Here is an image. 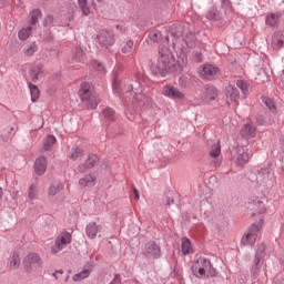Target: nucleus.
<instances>
[{
	"mask_svg": "<svg viewBox=\"0 0 284 284\" xmlns=\"http://www.w3.org/2000/svg\"><path fill=\"white\" fill-rule=\"evenodd\" d=\"M165 39H166V43H168V41H170V38L166 37Z\"/></svg>",
	"mask_w": 284,
	"mask_h": 284,
	"instance_id": "59",
	"label": "nucleus"
},
{
	"mask_svg": "<svg viewBox=\"0 0 284 284\" xmlns=\"http://www.w3.org/2000/svg\"><path fill=\"white\" fill-rule=\"evenodd\" d=\"M52 23H54V17H52V16H47V17L44 18L43 26H44L45 28H48V26H52Z\"/></svg>",
	"mask_w": 284,
	"mask_h": 284,
	"instance_id": "45",
	"label": "nucleus"
},
{
	"mask_svg": "<svg viewBox=\"0 0 284 284\" xmlns=\"http://www.w3.org/2000/svg\"><path fill=\"white\" fill-rule=\"evenodd\" d=\"M186 63H187V58H185V55H183V58L181 60H178V68L183 70V68H184V65H186Z\"/></svg>",
	"mask_w": 284,
	"mask_h": 284,
	"instance_id": "48",
	"label": "nucleus"
},
{
	"mask_svg": "<svg viewBox=\"0 0 284 284\" xmlns=\"http://www.w3.org/2000/svg\"><path fill=\"white\" fill-rule=\"evenodd\" d=\"M199 73L202 79H212V77H216V74H219V68L206 63L200 67Z\"/></svg>",
	"mask_w": 284,
	"mask_h": 284,
	"instance_id": "14",
	"label": "nucleus"
},
{
	"mask_svg": "<svg viewBox=\"0 0 284 284\" xmlns=\"http://www.w3.org/2000/svg\"><path fill=\"white\" fill-rule=\"evenodd\" d=\"M194 276L197 278H206L216 276V270L212 267V262L205 257H199L191 267Z\"/></svg>",
	"mask_w": 284,
	"mask_h": 284,
	"instance_id": "2",
	"label": "nucleus"
},
{
	"mask_svg": "<svg viewBox=\"0 0 284 284\" xmlns=\"http://www.w3.org/2000/svg\"><path fill=\"white\" fill-rule=\"evenodd\" d=\"M30 34H32V27H27V28H23L19 31L18 33V37L20 39V41H26Z\"/></svg>",
	"mask_w": 284,
	"mask_h": 284,
	"instance_id": "34",
	"label": "nucleus"
},
{
	"mask_svg": "<svg viewBox=\"0 0 284 284\" xmlns=\"http://www.w3.org/2000/svg\"><path fill=\"white\" fill-rule=\"evenodd\" d=\"M256 121L260 125H265L270 121V118H266L265 115H257Z\"/></svg>",
	"mask_w": 284,
	"mask_h": 284,
	"instance_id": "46",
	"label": "nucleus"
},
{
	"mask_svg": "<svg viewBox=\"0 0 284 284\" xmlns=\"http://www.w3.org/2000/svg\"><path fill=\"white\" fill-rule=\"evenodd\" d=\"M97 1H103V0H97Z\"/></svg>",
	"mask_w": 284,
	"mask_h": 284,
	"instance_id": "61",
	"label": "nucleus"
},
{
	"mask_svg": "<svg viewBox=\"0 0 284 284\" xmlns=\"http://www.w3.org/2000/svg\"><path fill=\"white\" fill-rule=\"evenodd\" d=\"M278 21H281V13H271L266 16L265 23L268 28H276L278 26Z\"/></svg>",
	"mask_w": 284,
	"mask_h": 284,
	"instance_id": "24",
	"label": "nucleus"
},
{
	"mask_svg": "<svg viewBox=\"0 0 284 284\" xmlns=\"http://www.w3.org/2000/svg\"><path fill=\"white\" fill-rule=\"evenodd\" d=\"M12 132H14V128H10L9 134H12Z\"/></svg>",
	"mask_w": 284,
	"mask_h": 284,
	"instance_id": "57",
	"label": "nucleus"
},
{
	"mask_svg": "<svg viewBox=\"0 0 284 284\" xmlns=\"http://www.w3.org/2000/svg\"><path fill=\"white\" fill-rule=\"evenodd\" d=\"M271 48L275 51L284 48V30L275 31L271 37Z\"/></svg>",
	"mask_w": 284,
	"mask_h": 284,
	"instance_id": "12",
	"label": "nucleus"
},
{
	"mask_svg": "<svg viewBox=\"0 0 284 284\" xmlns=\"http://www.w3.org/2000/svg\"><path fill=\"white\" fill-rule=\"evenodd\" d=\"M70 243H72V233L63 231L55 237L54 244L51 246V252L59 254V252H63Z\"/></svg>",
	"mask_w": 284,
	"mask_h": 284,
	"instance_id": "6",
	"label": "nucleus"
},
{
	"mask_svg": "<svg viewBox=\"0 0 284 284\" xmlns=\"http://www.w3.org/2000/svg\"><path fill=\"white\" fill-rule=\"evenodd\" d=\"M142 254L145 258H161V246L154 241H150L144 245Z\"/></svg>",
	"mask_w": 284,
	"mask_h": 284,
	"instance_id": "9",
	"label": "nucleus"
},
{
	"mask_svg": "<svg viewBox=\"0 0 284 284\" xmlns=\"http://www.w3.org/2000/svg\"><path fill=\"white\" fill-rule=\"evenodd\" d=\"M31 21H30V27L37 26L39 23V18L41 17V11L39 9H33L30 12Z\"/></svg>",
	"mask_w": 284,
	"mask_h": 284,
	"instance_id": "33",
	"label": "nucleus"
},
{
	"mask_svg": "<svg viewBox=\"0 0 284 284\" xmlns=\"http://www.w3.org/2000/svg\"><path fill=\"white\" fill-rule=\"evenodd\" d=\"M62 191H63V183L53 182L52 184H50L48 189V194L49 196H57V194H59V192H62Z\"/></svg>",
	"mask_w": 284,
	"mask_h": 284,
	"instance_id": "26",
	"label": "nucleus"
},
{
	"mask_svg": "<svg viewBox=\"0 0 284 284\" xmlns=\"http://www.w3.org/2000/svg\"><path fill=\"white\" fill-rule=\"evenodd\" d=\"M174 65V55L170 48L160 44L158 61L151 65V70L155 77H165L170 69Z\"/></svg>",
	"mask_w": 284,
	"mask_h": 284,
	"instance_id": "1",
	"label": "nucleus"
},
{
	"mask_svg": "<svg viewBox=\"0 0 284 284\" xmlns=\"http://www.w3.org/2000/svg\"><path fill=\"white\" fill-rule=\"evenodd\" d=\"M48 168V160L45 156H40L34 162V172L38 176H43L45 174V170Z\"/></svg>",
	"mask_w": 284,
	"mask_h": 284,
	"instance_id": "17",
	"label": "nucleus"
},
{
	"mask_svg": "<svg viewBox=\"0 0 284 284\" xmlns=\"http://www.w3.org/2000/svg\"><path fill=\"white\" fill-rule=\"evenodd\" d=\"M79 8L85 17L90 14V7H88V0H79Z\"/></svg>",
	"mask_w": 284,
	"mask_h": 284,
	"instance_id": "38",
	"label": "nucleus"
},
{
	"mask_svg": "<svg viewBox=\"0 0 284 284\" xmlns=\"http://www.w3.org/2000/svg\"><path fill=\"white\" fill-rule=\"evenodd\" d=\"M263 256H265V248L258 247L255 252L254 265L252 268L254 278H258V274H261V267H263Z\"/></svg>",
	"mask_w": 284,
	"mask_h": 284,
	"instance_id": "10",
	"label": "nucleus"
},
{
	"mask_svg": "<svg viewBox=\"0 0 284 284\" xmlns=\"http://www.w3.org/2000/svg\"><path fill=\"white\" fill-rule=\"evenodd\" d=\"M97 43L102 50H108L111 45H114V33L108 30H100L97 34Z\"/></svg>",
	"mask_w": 284,
	"mask_h": 284,
	"instance_id": "7",
	"label": "nucleus"
},
{
	"mask_svg": "<svg viewBox=\"0 0 284 284\" xmlns=\"http://www.w3.org/2000/svg\"><path fill=\"white\" fill-rule=\"evenodd\" d=\"M112 91L115 97H119V81L114 80L112 82Z\"/></svg>",
	"mask_w": 284,
	"mask_h": 284,
	"instance_id": "47",
	"label": "nucleus"
},
{
	"mask_svg": "<svg viewBox=\"0 0 284 284\" xmlns=\"http://www.w3.org/2000/svg\"><path fill=\"white\" fill-rule=\"evenodd\" d=\"M80 187H94L97 185V178L92 174L84 175L79 180Z\"/></svg>",
	"mask_w": 284,
	"mask_h": 284,
	"instance_id": "23",
	"label": "nucleus"
},
{
	"mask_svg": "<svg viewBox=\"0 0 284 284\" xmlns=\"http://www.w3.org/2000/svg\"><path fill=\"white\" fill-rule=\"evenodd\" d=\"M130 90H135L134 91L135 101H140V103H143L144 105H150L152 99L149 95L141 93V90L134 88L133 84L130 87Z\"/></svg>",
	"mask_w": 284,
	"mask_h": 284,
	"instance_id": "22",
	"label": "nucleus"
},
{
	"mask_svg": "<svg viewBox=\"0 0 284 284\" xmlns=\"http://www.w3.org/2000/svg\"><path fill=\"white\" fill-rule=\"evenodd\" d=\"M166 205H169V207L174 205V199L168 197L166 199Z\"/></svg>",
	"mask_w": 284,
	"mask_h": 284,
	"instance_id": "53",
	"label": "nucleus"
},
{
	"mask_svg": "<svg viewBox=\"0 0 284 284\" xmlns=\"http://www.w3.org/2000/svg\"><path fill=\"white\" fill-rule=\"evenodd\" d=\"M23 265L27 272H34V270H39L43 265V261L39 254L29 253L23 260Z\"/></svg>",
	"mask_w": 284,
	"mask_h": 284,
	"instance_id": "8",
	"label": "nucleus"
},
{
	"mask_svg": "<svg viewBox=\"0 0 284 284\" xmlns=\"http://www.w3.org/2000/svg\"><path fill=\"white\" fill-rule=\"evenodd\" d=\"M11 196H12V199H13L14 201H17V197L19 196V191H13V192L11 193Z\"/></svg>",
	"mask_w": 284,
	"mask_h": 284,
	"instance_id": "54",
	"label": "nucleus"
},
{
	"mask_svg": "<svg viewBox=\"0 0 284 284\" xmlns=\"http://www.w3.org/2000/svg\"><path fill=\"white\" fill-rule=\"evenodd\" d=\"M240 133L243 139H254L256 136V126L252 123H246L242 126Z\"/></svg>",
	"mask_w": 284,
	"mask_h": 284,
	"instance_id": "18",
	"label": "nucleus"
},
{
	"mask_svg": "<svg viewBox=\"0 0 284 284\" xmlns=\"http://www.w3.org/2000/svg\"><path fill=\"white\" fill-rule=\"evenodd\" d=\"M69 278H70V276H67V277H65V282H68Z\"/></svg>",
	"mask_w": 284,
	"mask_h": 284,
	"instance_id": "58",
	"label": "nucleus"
},
{
	"mask_svg": "<svg viewBox=\"0 0 284 284\" xmlns=\"http://www.w3.org/2000/svg\"><path fill=\"white\" fill-rule=\"evenodd\" d=\"M105 119H114V110L112 108H106L104 110Z\"/></svg>",
	"mask_w": 284,
	"mask_h": 284,
	"instance_id": "44",
	"label": "nucleus"
},
{
	"mask_svg": "<svg viewBox=\"0 0 284 284\" xmlns=\"http://www.w3.org/2000/svg\"><path fill=\"white\" fill-rule=\"evenodd\" d=\"M216 99H219V89L212 84H207L200 90L196 103L210 105V103H213Z\"/></svg>",
	"mask_w": 284,
	"mask_h": 284,
	"instance_id": "5",
	"label": "nucleus"
},
{
	"mask_svg": "<svg viewBox=\"0 0 284 284\" xmlns=\"http://www.w3.org/2000/svg\"><path fill=\"white\" fill-rule=\"evenodd\" d=\"M257 183H272L274 181V171L270 168L261 169L256 176Z\"/></svg>",
	"mask_w": 284,
	"mask_h": 284,
	"instance_id": "15",
	"label": "nucleus"
},
{
	"mask_svg": "<svg viewBox=\"0 0 284 284\" xmlns=\"http://www.w3.org/2000/svg\"><path fill=\"white\" fill-rule=\"evenodd\" d=\"M55 143H57V138L54 135H48L43 143L44 152L52 150V145H54Z\"/></svg>",
	"mask_w": 284,
	"mask_h": 284,
	"instance_id": "32",
	"label": "nucleus"
},
{
	"mask_svg": "<svg viewBox=\"0 0 284 284\" xmlns=\"http://www.w3.org/2000/svg\"><path fill=\"white\" fill-rule=\"evenodd\" d=\"M150 37L152 41H159V37H161V32L152 33Z\"/></svg>",
	"mask_w": 284,
	"mask_h": 284,
	"instance_id": "50",
	"label": "nucleus"
},
{
	"mask_svg": "<svg viewBox=\"0 0 284 284\" xmlns=\"http://www.w3.org/2000/svg\"><path fill=\"white\" fill-rule=\"evenodd\" d=\"M221 154V142H216L212 145L210 151L211 159H217V156Z\"/></svg>",
	"mask_w": 284,
	"mask_h": 284,
	"instance_id": "36",
	"label": "nucleus"
},
{
	"mask_svg": "<svg viewBox=\"0 0 284 284\" xmlns=\"http://www.w3.org/2000/svg\"><path fill=\"white\" fill-rule=\"evenodd\" d=\"M93 68H94V70H98V72L105 71V67L103 65V63H101L99 61H93Z\"/></svg>",
	"mask_w": 284,
	"mask_h": 284,
	"instance_id": "43",
	"label": "nucleus"
},
{
	"mask_svg": "<svg viewBox=\"0 0 284 284\" xmlns=\"http://www.w3.org/2000/svg\"><path fill=\"white\" fill-rule=\"evenodd\" d=\"M206 19L209 21H219L221 19V13L219 12V10L212 7L206 13Z\"/></svg>",
	"mask_w": 284,
	"mask_h": 284,
	"instance_id": "29",
	"label": "nucleus"
},
{
	"mask_svg": "<svg viewBox=\"0 0 284 284\" xmlns=\"http://www.w3.org/2000/svg\"><path fill=\"white\" fill-rule=\"evenodd\" d=\"M99 161V158L95 154H89L88 159L83 164L78 165V171L81 172V174H85L88 170H92L97 165Z\"/></svg>",
	"mask_w": 284,
	"mask_h": 284,
	"instance_id": "16",
	"label": "nucleus"
},
{
	"mask_svg": "<svg viewBox=\"0 0 284 284\" xmlns=\"http://www.w3.org/2000/svg\"><path fill=\"white\" fill-rule=\"evenodd\" d=\"M79 97L88 108V110H97L99 98L90 92V83L83 82L80 85Z\"/></svg>",
	"mask_w": 284,
	"mask_h": 284,
	"instance_id": "3",
	"label": "nucleus"
},
{
	"mask_svg": "<svg viewBox=\"0 0 284 284\" xmlns=\"http://www.w3.org/2000/svg\"><path fill=\"white\" fill-rule=\"evenodd\" d=\"M90 274H92V265L88 264L82 271L74 274L72 280L74 283H79V281H85V278H89Z\"/></svg>",
	"mask_w": 284,
	"mask_h": 284,
	"instance_id": "19",
	"label": "nucleus"
},
{
	"mask_svg": "<svg viewBox=\"0 0 284 284\" xmlns=\"http://www.w3.org/2000/svg\"><path fill=\"white\" fill-rule=\"evenodd\" d=\"M253 210L255 212H257V214H263L265 212V204H263L262 201L257 200V201H253Z\"/></svg>",
	"mask_w": 284,
	"mask_h": 284,
	"instance_id": "41",
	"label": "nucleus"
},
{
	"mask_svg": "<svg viewBox=\"0 0 284 284\" xmlns=\"http://www.w3.org/2000/svg\"><path fill=\"white\" fill-rule=\"evenodd\" d=\"M28 88L30 90L31 101L34 103V101H37V99H39V94H41V92L39 91V87L29 82Z\"/></svg>",
	"mask_w": 284,
	"mask_h": 284,
	"instance_id": "31",
	"label": "nucleus"
},
{
	"mask_svg": "<svg viewBox=\"0 0 284 284\" xmlns=\"http://www.w3.org/2000/svg\"><path fill=\"white\" fill-rule=\"evenodd\" d=\"M21 266V258L19 257V253L14 252L9 262L10 270H19Z\"/></svg>",
	"mask_w": 284,
	"mask_h": 284,
	"instance_id": "27",
	"label": "nucleus"
},
{
	"mask_svg": "<svg viewBox=\"0 0 284 284\" xmlns=\"http://www.w3.org/2000/svg\"><path fill=\"white\" fill-rule=\"evenodd\" d=\"M103 227L95 222H90L85 227V233L89 239H94Z\"/></svg>",
	"mask_w": 284,
	"mask_h": 284,
	"instance_id": "21",
	"label": "nucleus"
},
{
	"mask_svg": "<svg viewBox=\"0 0 284 284\" xmlns=\"http://www.w3.org/2000/svg\"><path fill=\"white\" fill-rule=\"evenodd\" d=\"M163 92L164 97H168V99H173L175 101H183V99H185V94L172 85H165Z\"/></svg>",
	"mask_w": 284,
	"mask_h": 284,
	"instance_id": "13",
	"label": "nucleus"
},
{
	"mask_svg": "<svg viewBox=\"0 0 284 284\" xmlns=\"http://www.w3.org/2000/svg\"><path fill=\"white\" fill-rule=\"evenodd\" d=\"M134 196H135V201H139L140 196H139V190L134 189Z\"/></svg>",
	"mask_w": 284,
	"mask_h": 284,
	"instance_id": "55",
	"label": "nucleus"
},
{
	"mask_svg": "<svg viewBox=\"0 0 284 284\" xmlns=\"http://www.w3.org/2000/svg\"><path fill=\"white\" fill-rule=\"evenodd\" d=\"M181 250L182 254H190V252L192 251V243L189 239H182Z\"/></svg>",
	"mask_w": 284,
	"mask_h": 284,
	"instance_id": "35",
	"label": "nucleus"
},
{
	"mask_svg": "<svg viewBox=\"0 0 284 284\" xmlns=\"http://www.w3.org/2000/svg\"><path fill=\"white\" fill-rule=\"evenodd\" d=\"M37 50H39V47L37 45L36 42L29 43L23 48V52L26 57H32V54H34Z\"/></svg>",
	"mask_w": 284,
	"mask_h": 284,
	"instance_id": "30",
	"label": "nucleus"
},
{
	"mask_svg": "<svg viewBox=\"0 0 284 284\" xmlns=\"http://www.w3.org/2000/svg\"><path fill=\"white\" fill-rule=\"evenodd\" d=\"M236 85L244 94H247V84L243 80H237Z\"/></svg>",
	"mask_w": 284,
	"mask_h": 284,
	"instance_id": "42",
	"label": "nucleus"
},
{
	"mask_svg": "<svg viewBox=\"0 0 284 284\" xmlns=\"http://www.w3.org/2000/svg\"><path fill=\"white\" fill-rule=\"evenodd\" d=\"M110 284H121V277L116 275Z\"/></svg>",
	"mask_w": 284,
	"mask_h": 284,
	"instance_id": "52",
	"label": "nucleus"
},
{
	"mask_svg": "<svg viewBox=\"0 0 284 284\" xmlns=\"http://www.w3.org/2000/svg\"><path fill=\"white\" fill-rule=\"evenodd\" d=\"M83 156V148L81 146H73L69 152L70 161H79Z\"/></svg>",
	"mask_w": 284,
	"mask_h": 284,
	"instance_id": "25",
	"label": "nucleus"
},
{
	"mask_svg": "<svg viewBox=\"0 0 284 284\" xmlns=\"http://www.w3.org/2000/svg\"><path fill=\"white\" fill-rule=\"evenodd\" d=\"M263 219H260L258 222L253 223L243 235L241 243L242 245H254L261 236V230H263Z\"/></svg>",
	"mask_w": 284,
	"mask_h": 284,
	"instance_id": "4",
	"label": "nucleus"
},
{
	"mask_svg": "<svg viewBox=\"0 0 284 284\" xmlns=\"http://www.w3.org/2000/svg\"><path fill=\"white\" fill-rule=\"evenodd\" d=\"M225 97L227 105H230L232 101H239V89L229 84L225 88Z\"/></svg>",
	"mask_w": 284,
	"mask_h": 284,
	"instance_id": "20",
	"label": "nucleus"
},
{
	"mask_svg": "<svg viewBox=\"0 0 284 284\" xmlns=\"http://www.w3.org/2000/svg\"><path fill=\"white\" fill-rule=\"evenodd\" d=\"M57 274H63V270H58L55 272H53L52 276L55 278V281H59V275Z\"/></svg>",
	"mask_w": 284,
	"mask_h": 284,
	"instance_id": "51",
	"label": "nucleus"
},
{
	"mask_svg": "<svg viewBox=\"0 0 284 284\" xmlns=\"http://www.w3.org/2000/svg\"><path fill=\"white\" fill-rule=\"evenodd\" d=\"M262 102L271 112H276V104L274 103V100L267 97H262Z\"/></svg>",
	"mask_w": 284,
	"mask_h": 284,
	"instance_id": "37",
	"label": "nucleus"
},
{
	"mask_svg": "<svg viewBox=\"0 0 284 284\" xmlns=\"http://www.w3.org/2000/svg\"><path fill=\"white\" fill-rule=\"evenodd\" d=\"M79 54H81V49H78Z\"/></svg>",
	"mask_w": 284,
	"mask_h": 284,
	"instance_id": "60",
	"label": "nucleus"
},
{
	"mask_svg": "<svg viewBox=\"0 0 284 284\" xmlns=\"http://www.w3.org/2000/svg\"><path fill=\"white\" fill-rule=\"evenodd\" d=\"M250 156H252V152L250 149L245 146H239L237 148V154L235 156V165L237 168H243L247 161H250Z\"/></svg>",
	"mask_w": 284,
	"mask_h": 284,
	"instance_id": "11",
	"label": "nucleus"
},
{
	"mask_svg": "<svg viewBox=\"0 0 284 284\" xmlns=\"http://www.w3.org/2000/svg\"><path fill=\"white\" fill-rule=\"evenodd\" d=\"M3 199V189L0 187V200Z\"/></svg>",
	"mask_w": 284,
	"mask_h": 284,
	"instance_id": "56",
	"label": "nucleus"
},
{
	"mask_svg": "<svg viewBox=\"0 0 284 284\" xmlns=\"http://www.w3.org/2000/svg\"><path fill=\"white\" fill-rule=\"evenodd\" d=\"M29 74L31 80L39 81V78L41 77V74H43V69L41 68V65H36L30 69Z\"/></svg>",
	"mask_w": 284,
	"mask_h": 284,
	"instance_id": "28",
	"label": "nucleus"
},
{
	"mask_svg": "<svg viewBox=\"0 0 284 284\" xmlns=\"http://www.w3.org/2000/svg\"><path fill=\"white\" fill-rule=\"evenodd\" d=\"M37 196H39V187L37 186V184H31L29 187L28 197L32 201V200L37 199Z\"/></svg>",
	"mask_w": 284,
	"mask_h": 284,
	"instance_id": "40",
	"label": "nucleus"
},
{
	"mask_svg": "<svg viewBox=\"0 0 284 284\" xmlns=\"http://www.w3.org/2000/svg\"><path fill=\"white\" fill-rule=\"evenodd\" d=\"M195 61H197V63H201V61H203V53L202 52H196L194 55Z\"/></svg>",
	"mask_w": 284,
	"mask_h": 284,
	"instance_id": "49",
	"label": "nucleus"
},
{
	"mask_svg": "<svg viewBox=\"0 0 284 284\" xmlns=\"http://www.w3.org/2000/svg\"><path fill=\"white\" fill-rule=\"evenodd\" d=\"M123 54H130V52H134V41L128 40L124 47H122Z\"/></svg>",
	"mask_w": 284,
	"mask_h": 284,
	"instance_id": "39",
	"label": "nucleus"
}]
</instances>
